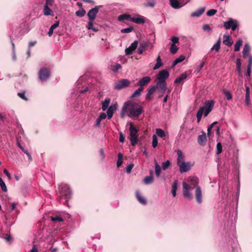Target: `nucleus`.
I'll return each mask as SVG.
<instances>
[{
  "label": "nucleus",
  "instance_id": "1",
  "mask_svg": "<svg viewBox=\"0 0 252 252\" xmlns=\"http://www.w3.org/2000/svg\"><path fill=\"white\" fill-rule=\"evenodd\" d=\"M144 110L142 106L138 103L132 101H127L124 103L120 114L122 118H124L126 114L131 118H138L142 113Z\"/></svg>",
  "mask_w": 252,
  "mask_h": 252
},
{
  "label": "nucleus",
  "instance_id": "2",
  "mask_svg": "<svg viewBox=\"0 0 252 252\" xmlns=\"http://www.w3.org/2000/svg\"><path fill=\"white\" fill-rule=\"evenodd\" d=\"M59 193L60 200H64L65 202L70 199L71 196V192L70 188L68 186L65 184H62L59 186Z\"/></svg>",
  "mask_w": 252,
  "mask_h": 252
},
{
  "label": "nucleus",
  "instance_id": "3",
  "mask_svg": "<svg viewBox=\"0 0 252 252\" xmlns=\"http://www.w3.org/2000/svg\"><path fill=\"white\" fill-rule=\"evenodd\" d=\"M129 140L132 146H135L138 142V135L137 134L138 129H137L133 125L132 122L129 123Z\"/></svg>",
  "mask_w": 252,
  "mask_h": 252
},
{
  "label": "nucleus",
  "instance_id": "4",
  "mask_svg": "<svg viewBox=\"0 0 252 252\" xmlns=\"http://www.w3.org/2000/svg\"><path fill=\"white\" fill-rule=\"evenodd\" d=\"M38 75L40 80L42 82L45 81L50 76V71L48 68L43 67L39 70Z\"/></svg>",
  "mask_w": 252,
  "mask_h": 252
},
{
  "label": "nucleus",
  "instance_id": "5",
  "mask_svg": "<svg viewBox=\"0 0 252 252\" xmlns=\"http://www.w3.org/2000/svg\"><path fill=\"white\" fill-rule=\"evenodd\" d=\"M223 26L226 30L231 29L234 31L238 28V24L236 20L229 18L227 21L224 23Z\"/></svg>",
  "mask_w": 252,
  "mask_h": 252
},
{
  "label": "nucleus",
  "instance_id": "6",
  "mask_svg": "<svg viewBox=\"0 0 252 252\" xmlns=\"http://www.w3.org/2000/svg\"><path fill=\"white\" fill-rule=\"evenodd\" d=\"M192 189V187H190L187 183L184 182L183 183V192L184 196L189 199H191L192 198V196L189 192V190Z\"/></svg>",
  "mask_w": 252,
  "mask_h": 252
},
{
  "label": "nucleus",
  "instance_id": "7",
  "mask_svg": "<svg viewBox=\"0 0 252 252\" xmlns=\"http://www.w3.org/2000/svg\"><path fill=\"white\" fill-rule=\"evenodd\" d=\"M215 104L214 101L211 100H207L205 102L204 104V115L205 117H206L209 113L213 110Z\"/></svg>",
  "mask_w": 252,
  "mask_h": 252
},
{
  "label": "nucleus",
  "instance_id": "8",
  "mask_svg": "<svg viewBox=\"0 0 252 252\" xmlns=\"http://www.w3.org/2000/svg\"><path fill=\"white\" fill-rule=\"evenodd\" d=\"M169 74L168 71L166 69L160 71L157 75V79L159 82L162 83L166 82V79L168 78Z\"/></svg>",
  "mask_w": 252,
  "mask_h": 252
},
{
  "label": "nucleus",
  "instance_id": "9",
  "mask_svg": "<svg viewBox=\"0 0 252 252\" xmlns=\"http://www.w3.org/2000/svg\"><path fill=\"white\" fill-rule=\"evenodd\" d=\"M130 81L127 79H123L116 83L114 88L116 90H121L129 86Z\"/></svg>",
  "mask_w": 252,
  "mask_h": 252
},
{
  "label": "nucleus",
  "instance_id": "10",
  "mask_svg": "<svg viewBox=\"0 0 252 252\" xmlns=\"http://www.w3.org/2000/svg\"><path fill=\"white\" fill-rule=\"evenodd\" d=\"M177 165L179 167L180 172L181 173L188 171L191 168V165L189 162H186L183 161Z\"/></svg>",
  "mask_w": 252,
  "mask_h": 252
},
{
  "label": "nucleus",
  "instance_id": "11",
  "mask_svg": "<svg viewBox=\"0 0 252 252\" xmlns=\"http://www.w3.org/2000/svg\"><path fill=\"white\" fill-rule=\"evenodd\" d=\"M138 41L135 40L133 42H132L130 46L128 48H126L125 49V53L126 55H130L132 53V52L134 51L138 46Z\"/></svg>",
  "mask_w": 252,
  "mask_h": 252
},
{
  "label": "nucleus",
  "instance_id": "12",
  "mask_svg": "<svg viewBox=\"0 0 252 252\" xmlns=\"http://www.w3.org/2000/svg\"><path fill=\"white\" fill-rule=\"evenodd\" d=\"M156 90L155 86H151L147 90V94L146 95L145 98L147 100L150 101L152 99V95Z\"/></svg>",
  "mask_w": 252,
  "mask_h": 252
},
{
  "label": "nucleus",
  "instance_id": "13",
  "mask_svg": "<svg viewBox=\"0 0 252 252\" xmlns=\"http://www.w3.org/2000/svg\"><path fill=\"white\" fill-rule=\"evenodd\" d=\"M98 11L96 7H94L90 9L88 13V16L89 18V20H94L96 18V14H97Z\"/></svg>",
  "mask_w": 252,
  "mask_h": 252
},
{
  "label": "nucleus",
  "instance_id": "14",
  "mask_svg": "<svg viewBox=\"0 0 252 252\" xmlns=\"http://www.w3.org/2000/svg\"><path fill=\"white\" fill-rule=\"evenodd\" d=\"M155 87H156V90L158 89L160 90V91H162V94H164L167 90L166 82L161 83V82L158 81L157 83V85L155 86Z\"/></svg>",
  "mask_w": 252,
  "mask_h": 252
},
{
  "label": "nucleus",
  "instance_id": "15",
  "mask_svg": "<svg viewBox=\"0 0 252 252\" xmlns=\"http://www.w3.org/2000/svg\"><path fill=\"white\" fill-rule=\"evenodd\" d=\"M151 80V77L149 76L144 77L138 81L137 85L140 86V87H143L150 83Z\"/></svg>",
  "mask_w": 252,
  "mask_h": 252
},
{
  "label": "nucleus",
  "instance_id": "16",
  "mask_svg": "<svg viewBox=\"0 0 252 252\" xmlns=\"http://www.w3.org/2000/svg\"><path fill=\"white\" fill-rule=\"evenodd\" d=\"M117 104H113L110 106L107 111V116L108 119H110L113 115L114 111L117 109Z\"/></svg>",
  "mask_w": 252,
  "mask_h": 252
},
{
  "label": "nucleus",
  "instance_id": "17",
  "mask_svg": "<svg viewBox=\"0 0 252 252\" xmlns=\"http://www.w3.org/2000/svg\"><path fill=\"white\" fill-rule=\"evenodd\" d=\"M195 195L196 201L198 203L202 202V191L200 187L197 186L195 191Z\"/></svg>",
  "mask_w": 252,
  "mask_h": 252
},
{
  "label": "nucleus",
  "instance_id": "18",
  "mask_svg": "<svg viewBox=\"0 0 252 252\" xmlns=\"http://www.w3.org/2000/svg\"><path fill=\"white\" fill-rule=\"evenodd\" d=\"M197 141L200 145H204L205 144L207 141V138L205 132H203L202 134L198 136Z\"/></svg>",
  "mask_w": 252,
  "mask_h": 252
},
{
  "label": "nucleus",
  "instance_id": "19",
  "mask_svg": "<svg viewBox=\"0 0 252 252\" xmlns=\"http://www.w3.org/2000/svg\"><path fill=\"white\" fill-rule=\"evenodd\" d=\"M205 10V7H202L197 9L194 12H192L191 14V16L192 17H200L204 12Z\"/></svg>",
  "mask_w": 252,
  "mask_h": 252
},
{
  "label": "nucleus",
  "instance_id": "20",
  "mask_svg": "<svg viewBox=\"0 0 252 252\" xmlns=\"http://www.w3.org/2000/svg\"><path fill=\"white\" fill-rule=\"evenodd\" d=\"M223 43L226 46H231L233 44V41L230 36L226 34L223 36Z\"/></svg>",
  "mask_w": 252,
  "mask_h": 252
},
{
  "label": "nucleus",
  "instance_id": "21",
  "mask_svg": "<svg viewBox=\"0 0 252 252\" xmlns=\"http://www.w3.org/2000/svg\"><path fill=\"white\" fill-rule=\"evenodd\" d=\"M50 6L44 5L43 7V14L45 16H54L53 11L49 7Z\"/></svg>",
  "mask_w": 252,
  "mask_h": 252
},
{
  "label": "nucleus",
  "instance_id": "22",
  "mask_svg": "<svg viewBox=\"0 0 252 252\" xmlns=\"http://www.w3.org/2000/svg\"><path fill=\"white\" fill-rule=\"evenodd\" d=\"M149 42L143 41L141 43L138 49V52L139 54H142L143 51L148 46Z\"/></svg>",
  "mask_w": 252,
  "mask_h": 252
},
{
  "label": "nucleus",
  "instance_id": "23",
  "mask_svg": "<svg viewBox=\"0 0 252 252\" xmlns=\"http://www.w3.org/2000/svg\"><path fill=\"white\" fill-rule=\"evenodd\" d=\"M220 43L221 38L220 37L217 42L211 48L210 52H211L213 51H215L216 52H219L220 48Z\"/></svg>",
  "mask_w": 252,
  "mask_h": 252
},
{
  "label": "nucleus",
  "instance_id": "24",
  "mask_svg": "<svg viewBox=\"0 0 252 252\" xmlns=\"http://www.w3.org/2000/svg\"><path fill=\"white\" fill-rule=\"evenodd\" d=\"M154 177L153 176V171H150V175L146 176L144 179V183L146 184H151L153 183Z\"/></svg>",
  "mask_w": 252,
  "mask_h": 252
},
{
  "label": "nucleus",
  "instance_id": "25",
  "mask_svg": "<svg viewBox=\"0 0 252 252\" xmlns=\"http://www.w3.org/2000/svg\"><path fill=\"white\" fill-rule=\"evenodd\" d=\"M250 94V90L249 87L246 86L245 103L247 105H249L251 103Z\"/></svg>",
  "mask_w": 252,
  "mask_h": 252
},
{
  "label": "nucleus",
  "instance_id": "26",
  "mask_svg": "<svg viewBox=\"0 0 252 252\" xmlns=\"http://www.w3.org/2000/svg\"><path fill=\"white\" fill-rule=\"evenodd\" d=\"M177 186H178V180H176L174 181L172 187H171V193L172 194V195L174 197H175L176 195V191L177 189Z\"/></svg>",
  "mask_w": 252,
  "mask_h": 252
},
{
  "label": "nucleus",
  "instance_id": "27",
  "mask_svg": "<svg viewBox=\"0 0 252 252\" xmlns=\"http://www.w3.org/2000/svg\"><path fill=\"white\" fill-rule=\"evenodd\" d=\"M204 112V107H201L196 114L197 122L199 123L201 119L203 112Z\"/></svg>",
  "mask_w": 252,
  "mask_h": 252
},
{
  "label": "nucleus",
  "instance_id": "28",
  "mask_svg": "<svg viewBox=\"0 0 252 252\" xmlns=\"http://www.w3.org/2000/svg\"><path fill=\"white\" fill-rule=\"evenodd\" d=\"M59 21H57L55 24H54L51 26L49 31L48 32L49 36L50 37L53 35L54 30L59 27Z\"/></svg>",
  "mask_w": 252,
  "mask_h": 252
},
{
  "label": "nucleus",
  "instance_id": "29",
  "mask_svg": "<svg viewBox=\"0 0 252 252\" xmlns=\"http://www.w3.org/2000/svg\"><path fill=\"white\" fill-rule=\"evenodd\" d=\"M147 2L144 3L143 5L145 7H150L153 8L156 4V0H146Z\"/></svg>",
  "mask_w": 252,
  "mask_h": 252
},
{
  "label": "nucleus",
  "instance_id": "30",
  "mask_svg": "<svg viewBox=\"0 0 252 252\" xmlns=\"http://www.w3.org/2000/svg\"><path fill=\"white\" fill-rule=\"evenodd\" d=\"M189 180L190 182V183L191 185L194 187L198 186L197 185L198 184V179L196 177H190L189 178Z\"/></svg>",
  "mask_w": 252,
  "mask_h": 252
},
{
  "label": "nucleus",
  "instance_id": "31",
  "mask_svg": "<svg viewBox=\"0 0 252 252\" xmlns=\"http://www.w3.org/2000/svg\"><path fill=\"white\" fill-rule=\"evenodd\" d=\"M51 220L54 223L61 222L63 220L62 217L60 215H54L51 217Z\"/></svg>",
  "mask_w": 252,
  "mask_h": 252
},
{
  "label": "nucleus",
  "instance_id": "32",
  "mask_svg": "<svg viewBox=\"0 0 252 252\" xmlns=\"http://www.w3.org/2000/svg\"><path fill=\"white\" fill-rule=\"evenodd\" d=\"M177 156H178V157H177V164H178L183 161L184 158V156L183 154L182 151L179 149L177 150Z\"/></svg>",
  "mask_w": 252,
  "mask_h": 252
},
{
  "label": "nucleus",
  "instance_id": "33",
  "mask_svg": "<svg viewBox=\"0 0 252 252\" xmlns=\"http://www.w3.org/2000/svg\"><path fill=\"white\" fill-rule=\"evenodd\" d=\"M170 3L171 6L175 9H178L181 7V5L177 0H170Z\"/></svg>",
  "mask_w": 252,
  "mask_h": 252
},
{
  "label": "nucleus",
  "instance_id": "34",
  "mask_svg": "<svg viewBox=\"0 0 252 252\" xmlns=\"http://www.w3.org/2000/svg\"><path fill=\"white\" fill-rule=\"evenodd\" d=\"M110 102V99L109 98H106L104 101L102 103V109L103 111H105L107 108H108V106Z\"/></svg>",
  "mask_w": 252,
  "mask_h": 252
},
{
  "label": "nucleus",
  "instance_id": "35",
  "mask_svg": "<svg viewBox=\"0 0 252 252\" xmlns=\"http://www.w3.org/2000/svg\"><path fill=\"white\" fill-rule=\"evenodd\" d=\"M130 21L136 24H143L145 23L144 19L142 17L131 18Z\"/></svg>",
  "mask_w": 252,
  "mask_h": 252
},
{
  "label": "nucleus",
  "instance_id": "36",
  "mask_svg": "<svg viewBox=\"0 0 252 252\" xmlns=\"http://www.w3.org/2000/svg\"><path fill=\"white\" fill-rule=\"evenodd\" d=\"M187 77V75L186 73L182 74L179 77H177L174 81V83L178 84L181 82L183 80L186 79Z\"/></svg>",
  "mask_w": 252,
  "mask_h": 252
},
{
  "label": "nucleus",
  "instance_id": "37",
  "mask_svg": "<svg viewBox=\"0 0 252 252\" xmlns=\"http://www.w3.org/2000/svg\"><path fill=\"white\" fill-rule=\"evenodd\" d=\"M185 59V57L183 55L180 56L179 58L175 59L172 65V67H173L175 66L176 64H177L178 63H181L184 61Z\"/></svg>",
  "mask_w": 252,
  "mask_h": 252
},
{
  "label": "nucleus",
  "instance_id": "38",
  "mask_svg": "<svg viewBox=\"0 0 252 252\" xmlns=\"http://www.w3.org/2000/svg\"><path fill=\"white\" fill-rule=\"evenodd\" d=\"M136 196L137 200L140 203L142 204H146V200L144 198V197L141 195L139 192H137L136 193Z\"/></svg>",
  "mask_w": 252,
  "mask_h": 252
},
{
  "label": "nucleus",
  "instance_id": "39",
  "mask_svg": "<svg viewBox=\"0 0 252 252\" xmlns=\"http://www.w3.org/2000/svg\"><path fill=\"white\" fill-rule=\"evenodd\" d=\"M155 174L157 177H159L161 172L160 166L158 165L157 161L155 160Z\"/></svg>",
  "mask_w": 252,
  "mask_h": 252
},
{
  "label": "nucleus",
  "instance_id": "40",
  "mask_svg": "<svg viewBox=\"0 0 252 252\" xmlns=\"http://www.w3.org/2000/svg\"><path fill=\"white\" fill-rule=\"evenodd\" d=\"M143 89L144 88L143 87H140L133 93L131 97L134 98L140 96L142 92L143 91Z\"/></svg>",
  "mask_w": 252,
  "mask_h": 252
},
{
  "label": "nucleus",
  "instance_id": "41",
  "mask_svg": "<svg viewBox=\"0 0 252 252\" xmlns=\"http://www.w3.org/2000/svg\"><path fill=\"white\" fill-rule=\"evenodd\" d=\"M162 65V63L161 59L159 56H158L157 59V63L154 66L153 69L154 70L157 69Z\"/></svg>",
  "mask_w": 252,
  "mask_h": 252
},
{
  "label": "nucleus",
  "instance_id": "42",
  "mask_svg": "<svg viewBox=\"0 0 252 252\" xmlns=\"http://www.w3.org/2000/svg\"><path fill=\"white\" fill-rule=\"evenodd\" d=\"M131 17L130 15L128 14H122L120 15L118 17V20L120 21H122L124 20H128L131 19Z\"/></svg>",
  "mask_w": 252,
  "mask_h": 252
},
{
  "label": "nucleus",
  "instance_id": "43",
  "mask_svg": "<svg viewBox=\"0 0 252 252\" xmlns=\"http://www.w3.org/2000/svg\"><path fill=\"white\" fill-rule=\"evenodd\" d=\"M243 41L242 39H239L235 43L234 45V51L237 52L240 50L241 46L242 45Z\"/></svg>",
  "mask_w": 252,
  "mask_h": 252
},
{
  "label": "nucleus",
  "instance_id": "44",
  "mask_svg": "<svg viewBox=\"0 0 252 252\" xmlns=\"http://www.w3.org/2000/svg\"><path fill=\"white\" fill-rule=\"evenodd\" d=\"M118 160L117 162V166L119 167L123 163V155L121 153H119L118 155Z\"/></svg>",
  "mask_w": 252,
  "mask_h": 252
},
{
  "label": "nucleus",
  "instance_id": "45",
  "mask_svg": "<svg viewBox=\"0 0 252 252\" xmlns=\"http://www.w3.org/2000/svg\"><path fill=\"white\" fill-rule=\"evenodd\" d=\"M156 134L161 138L165 137V133L163 130L160 128H157L156 129Z\"/></svg>",
  "mask_w": 252,
  "mask_h": 252
},
{
  "label": "nucleus",
  "instance_id": "46",
  "mask_svg": "<svg viewBox=\"0 0 252 252\" xmlns=\"http://www.w3.org/2000/svg\"><path fill=\"white\" fill-rule=\"evenodd\" d=\"M0 186L1 187L2 190L3 192H6L7 191V187H6L4 182L3 181L2 179L0 177Z\"/></svg>",
  "mask_w": 252,
  "mask_h": 252
},
{
  "label": "nucleus",
  "instance_id": "47",
  "mask_svg": "<svg viewBox=\"0 0 252 252\" xmlns=\"http://www.w3.org/2000/svg\"><path fill=\"white\" fill-rule=\"evenodd\" d=\"M178 48L177 47V46L176 45H174V44L171 45L170 51L172 54H174L176 53L178 51Z\"/></svg>",
  "mask_w": 252,
  "mask_h": 252
},
{
  "label": "nucleus",
  "instance_id": "48",
  "mask_svg": "<svg viewBox=\"0 0 252 252\" xmlns=\"http://www.w3.org/2000/svg\"><path fill=\"white\" fill-rule=\"evenodd\" d=\"M222 152V145L220 142H218L217 144L216 154L219 155Z\"/></svg>",
  "mask_w": 252,
  "mask_h": 252
},
{
  "label": "nucleus",
  "instance_id": "49",
  "mask_svg": "<svg viewBox=\"0 0 252 252\" xmlns=\"http://www.w3.org/2000/svg\"><path fill=\"white\" fill-rule=\"evenodd\" d=\"M86 13V11L84 9L78 10L76 12V15L80 17H83Z\"/></svg>",
  "mask_w": 252,
  "mask_h": 252
},
{
  "label": "nucleus",
  "instance_id": "50",
  "mask_svg": "<svg viewBox=\"0 0 252 252\" xmlns=\"http://www.w3.org/2000/svg\"><path fill=\"white\" fill-rule=\"evenodd\" d=\"M170 165V162L169 160H166L165 162H163L162 164V168L163 170H166Z\"/></svg>",
  "mask_w": 252,
  "mask_h": 252
},
{
  "label": "nucleus",
  "instance_id": "51",
  "mask_svg": "<svg viewBox=\"0 0 252 252\" xmlns=\"http://www.w3.org/2000/svg\"><path fill=\"white\" fill-rule=\"evenodd\" d=\"M250 51V46L248 44H246L243 50V54L245 55L246 53H249Z\"/></svg>",
  "mask_w": 252,
  "mask_h": 252
},
{
  "label": "nucleus",
  "instance_id": "52",
  "mask_svg": "<svg viewBox=\"0 0 252 252\" xmlns=\"http://www.w3.org/2000/svg\"><path fill=\"white\" fill-rule=\"evenodd\" d=\"M158 138L156 135L153 136L152 146L156 148L158 145Z\"/></svg>",
  "mask_w": 252,
  "mask_h": 252
},
{
  "label": "nucleus",
  "instance_id": "53",
  "mask_svg": "<svg viewBox=\"0 0 252 252\" xmlns=\"http://www.w3.org/2000/svg\"><path fill=\"white\" fill-rule=\"evenodd\" d=\"M223 92L226 98H227V99L230 100V99H232V94L229 91H226V90H223Z\"/></svg>",
  "mask_w": 252,
  "mask_h": 252
},
{
  "label": "nucleus",
  "instance_id": "54",
  "mask_svg": "<svg viewBox=\"0 0 252 252\" xmlns=\"http://www.w3.org/2000/svg\"><path fill=\"white\" fill-rule=\"evenodd\" d=\"M217 12V10H216V9H211L209 10H208L206 14H207V15L208 16H213Z\"/></svg>",
  "mask_w": 252,
  "mask_h": 252
},
{
  "label": "nucleus",
  "instance_id": "55",
  "mask_svg": "<svg viewBox=\"0 0 252 252\" xmlns=\"http://www.w3.org/2000/svg\"><path fill=\"white\" fill-rule=\"evenodd\" d=\"M133 30V27H130L127 28H126V29L121 30V32L122 33H129V32H131Z\"/></svg>",
  "mask_w": 252,
  "mask_h": 252
},
{
  "label": "nucleus",
  "instance_id": "56",
  "mask_svg": "<svg viewBox=\"0 0 252 252\" xmlns=\"http://www.w3.org/2000/svg\"><path fill=\"white\" fill-rule=\"evenodd\" d=\"M133 166H134V164L133 163L129 164L126 167V171L127 173H130L131 172V170H132V168L133 167Z\"/></svg>",
  "mask_w": 252,
  "mask_h": 252
},
{
  "label": "nucleus",
  "instance_id": "57",
  "mask_svg": "<svg viewBox=\"0 0 252 252\" xmlns=\"http://www.w3.org/2000/svg\"><path fill=\"white\" fill-rule=\"evenodd\" d=\"M18 95L22 99L27 101L28 100V98L25 96V92L23 93H19L18 94Z\"/></svg>",
  "mask_w": 252,
  "mask_h": 252
},
{
  "label": "nucleus",
  "instance_id": "58",
  "mask_svg": "<svg viewBox=\"0 0 252 252\" xmlns=\"http://www.w3.org/2000/svg\"><path fill=\"white\" fill-rule=\"evenodd\" d=\"M217 123H218L217 122H215L213 124H212L211 125H210V126L208 127V129H207V134H208V135H210L211 131L213 127L215 125L217 124Z\"/></svg>",
  "mask_w": 252,
  "mask_h": 252
},
{
  "label": "nucleus",
  "instance_id": "59",
  "mask_svg": "<svg viewBox=\"0 0 252 252\" xmlns=\"http://www.w3.org/2000/svg\"><path fill=\"white\" fill-rule=\"evenodd\" d=\"M46 2L44 5H47V6H52L54 3V0H45Z\"/></svg>",
  "mask_w": 252,
  "mask_h": 252
},
{
  "label": "nucleus",
  "instance_id": "60",
  "mask_svg": "<svg viewBox=\"0 0 252 252\" xmlns=\"http://www.w3.org/2000/svg\"><path fill=\"white\" fill-rule=\"evenodd\" d=\"M171 41L172 42V44L175 45L176 43H178L179 41V38L177 36H173L171 38Z\"/></svg>",
  "mask_w": 252,
  "mask_h": 252
},
{
  "label": "nucleus",
  "instance_id": "61",
  "mask_svg": "<svg viewBox=\"0 0 252 252\" xmlns=\"http://www.w3.org/2000/svg\"><path fill=\"white\" fill-rule=\"evenodd\" d=\"M93 23H94V20H89V22L87 26L88 30H91V29H93Z\"/></svg>",
  "mask_w": 252,
  "mask_h": 252
},
{
  "label": "nucleus",
  "instance_id": "62",
  "mask_svg": "<svg viewBox=\"0 0 252 252\" xmlns=\"http://www.w3.org/2000/svg\"><path fill=\"white\" fill-rule=\"evenodd\" d=\"M122 66L120 64L117 63L116 65H115L113 68V70L114 71H117L119 69L121 68Z\"/></svg>",
  "mask_w": 252,
  "mask_h": 252
},
{
  "label": "nucleus",
  "instance_id": "63",
  "mask_svg": "<svg viewBox=\"0 0 252 252\" xmlns=\"http://www.w3.org/2000/svg\"><path fill=\"white\" fill-rule=\"evenodd\" d=\"M203 30L205 31L209 32L210 30V28L208 24H205L203 26Z\"/></svg>",
  "mask_w": 252,
  "mask_h": 252
},
{
  "label": "nucleus",
  "instance_id": "64",
  "mask_svg": "<svg viewBox=\"0 0 252 252\" xmlns=\"http://www.w3.org/2000/svg\"><path fill=\"white\" fill-rule=\"evenodd\" d=\"M107 115L104 113H101L100 114L98 118L102 121L106 118Z\"/></svg>",
  "mask_w": 252,
  "mask_h": 252
}]
</instances>
